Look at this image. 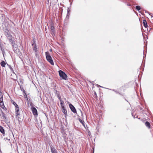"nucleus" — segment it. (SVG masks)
I'll return each mask as SVG.
<instances>
[{"instance_id":"1","label":"nucleus","mask_w":153,"mask_h":153,"mask_svg":"<svg viewBox=\"0 0 153 153\" xmlns=\"http://www.w3.org/2000/svg\"><path fill=\"white\" fill-rule=\"evenodd\" d=\"M45 55L47 61L50 63L52 65H54V64L53 61L52 59L51 56L49 54V53L48 51L45 52Z\"/></svg>"},{"instance_id":"2","label":"nucleus","mask_w":153,"mask_h":153,"mask_svg":"<svg viewBox=\"0 0 153 153\" xmlns=\"http://www.w3.org/2000/svg\"><path fill=\"white\" fill-rule=\"evenodd\" d=\"M59 72L60 77L63 79L66 80L67 78V76L65 73L62 70L59 71Z\"/></svg>"},{"instance_id":"3","label":"nucleus","mask_w":153,"mask_h":153,"mask_svg":"<svg viewBox=\"0 0 153 153\" xmlns=\"http://www.w3.org/2000/svg\"><path fill=\"white\" fill-rule=\"evenodd\" d=\"M22 113H23V112L22 111L21 113L20 112H17L16 113V115L17 116H19L18 118V121L19 122L23 120L24 117L22 116Z\"/></svg>"},{"instance_id":"4","label":"nucleus","mask_w":153,"mask_h":153,"mask_svg":"<svg viewBox=\"0 0 153 153\" xmlns=\"http://www.w3.org/2000/svg\"><path fill=\"white\" fill-rule=\"evenodd\" d=\"M69 106L71 111L73 112L74 113L76 114V110L74 106L71 103H70L69 104Z\"/></svg>"},{"instance_id":"5","label":"nucleus","mask_w":153,"mask_h":153,"mask_svg":"<svg viewBox=\"0 0 153 153\" xmlns=\"http://www.w3.org/2000/svg\"><path fill=\"white\" fill-rule=\"evenodd\" d=\"M31 109L33 114L34 115H37L38 113L36 109L33 106L31 107Z\"/></svg>"},{"instance_id":"6","label":"nucleus","mask_w":153,"mask_h":153,"mask_svg":"<svg viewBox=\"0 0 153 153\" xmlns=\"http://www.w3.org/2000/svg\"><path fill=\"white\" fill-rule=\"evenodd\" d=\"M50 147L52 153H58L57 152L55 148L53 147L52 145L50 146Z\"/></svg>"},{"instance_id":"7","label":"nucleus","mask_w":153,"mask_h":153,"mask_svg":"<svg viewBox=\"0 0 153 153\" xmlns=\"http://www.w3.org/2000/svg\"><path fill=\"white\" fill-rule=\"evenodd\" d=\"M62 111L63 113H64V114L65 116V117H66V116L67 115V111L64 106H62Z\"/></svg>"},{"instance_id":"8","label":"nucleus","mask_w":153,"mask_h":153,"mask_svg":"<svg viewBox=\"0 0 153 153\" xmlns=\"http://www.w3.org/2000/svg\"><path fill=\"white\" fill-rule=\"evenodd\" d=\"M0 105L1 107L3 109H6V108L4 104L3 100H2L1 98L0 100Z\"/></svg>"},{"instance_id":"9","label":"nucleus","mask_w":153,"mask_h":153,"mask_svg":"<svg viewBox=\"0 0 153 153\" xmlns=\"http://www.w3.org/2000/svg\"><path fill=\"white\" fill-rule=\"evenodd\" d=\"M13 50L14 52L15 53L16 52H17V50L18 49V46L16 44H15L14 45H12Z\"/></svg>"},{"instance_id":"10","label":"nucleus","mask_w":153,"mask_h":153,"mask_svg":"<svg viewBox=\"0 0 153 153\" xmlns=\"http://www.w3.org/2000/svg\"><path fill=\"white\" fill-rule=\"evenodd\" d=\"M135 8L137 10L139 11V13H141L142 14H143L142 12L141 11H140V10L141 9V8L140 6L138 5L136 6L135 7Z\"/></svg>"},{"instance_id":"11","label":"nucleus","mask_w":153,"mask_h":153,"mask_svg":"<svg viewBox=\"0 0 153 153\" xmlns=\"http://www.w3.org/2000/svg\"><path fill=\"white\" fill-rule=\"evenodd\" d=\"M143 25L145 28H147L148 27V25L145 19L143 20Z\"/></svg>"},{"instance_id":"12","label":"nucleus","mask_w":153,"mask_h":153,"mask_svg":"<svg viewBox=\"0 0 153 153\" xmlns=\"http://www.w3.org/2000/svg\"><path fill=\"white\" fill-rule=\"evenodd\" d=\"M8 39L9 40V41L11 42V44L12 45L15 44L14 40H13L12 38H8Z\"/></svg>"},{"instance_id":"13","label":"nucleus","mask_w":153,"mask_h":153,"mask_svg":"<svg viewBox=\"0 0 153 153\" xmlns=\"http://www.w3.org/2000/svg\"><path fill=\"white\" fill-rule=\"evenodd\" d=\"M0 131L3 134H5V131L3 128L1 126H0Z\"/></svg>"},{"instance_id":"14","label":"nucleus","mask_w":153,"mask_h":153,"mask_svg":"<svg viewBox=\"0 0 153 153\" xmlns=\"http://www.w3.org/2000/svg\"><path fill=\"white\" fill-rule=\"evenodd\" d=\"M145 125L148 128H150L151 125L149 122L146 121L145 123Z\"/></svg>"},{"instance_id":"15","label":"nucleus","mask_w":153,"mask_h":153,"mask_svg":"<svg viewBox=\"0 0 153 153\" xmlns=\"http://www.w3.org/2000/svg\"><path fill=\"white\" fill-rule=\"evenodd\" d=\"M78 120L79 122L82 124V125L83 126H84L85 128V122L84 121L82 120L80 118H79Z\"/></svg>"},{"instance_id":"16","label":"nucleus","mask_w":153,"mask_h":153,"mask_svg":"<svg viewBox=\"0 0 153 153\" xmlns=\"http://www.w3.org/2000/svg\"><path fill=\"white\" fill-rule=\"evenodd\" d=\"M1 66L2 67H5L6 65V63L4 61H2L0 63Z\"/></svg>"},{"instance_id":"17","label":"nucleus","mask_w":153,"mask_h":153,"mask_svg":"<svg viewBox=\"0 0 153 153\" xmlns=\"http://www.w3.org/2000/svg\"><path fill=\"white\" fill-rule=\"evenodd\" d=\"M5 35L7 37H8V38H12V35L9 32L5 34Z\"/></svg>"},{"instance_id":"18","label":"nucleus","mask_w":153,"mask_h":153,"mask_svg":"<svg viewBox=\"0 0 153 153\" xmlns=\"http://www.w3.org/2000/svg\"><path fill=\"white\" fill-rule=\"evenodd\" d=\"M70 10L69 8H68L67 10V13L66 16V18H68L69 16L70 13Z\"/></svg>"},{"instance_id":"19","label":"nucleus","mask_w":153,"mask_h":153,"mask_svg":"<svg viewBox=\"0 0 153 153\" xmlns=\"http://www.w3.org/2000/svg\"><path fill=\"white\" fill-rule=\"evenodd\" d=\"M4 30V32L5 34L9 32V31L7 27H5Z\"/></svg>"},{"instance_id":"20","label":"nucleus","mask_w":153,"mask_h":153,"mask_svg":"<svg viewBox=\"0 0 153 153\" xmlns=\"http://www.w3.org/2000/svg\"><path fill=\"white\" fill-rule=\"evenodd\" d=\"M55 94L57 96V97H59V96H60V94L59 93V92L57 90H56L55 91Z\"/></svg>"},{"instance_id":"21","label":"nucleus","mask_w":153,"mask_h":153,"mask_svg":"<svg viewBox=\"0 0 153 153\" xmlns=\"http://www.w3.org/2000/svg\"><path fill=\"white\" fill-rule=\"evenodd\" d=\"M2 116L3 119L4 120H6V115L3 112H2Z\"/></svg>"},{"instance_id":"22","label":"nucleus","mask_w":153,"mask_h":153,"mask_svg":"<svg viewBox=\"0 0 153 153\" xmlns=\"http://www.w3.org/2000/svg\"><path fill=\"white\" fill-rule=\"evenodd\" d=\"M33 51H35V52H37V48L36 44H35V46H34L33 47Z\"/></svg>"},{"instance_id":"23","label":"nucleus","mask_w":153,"mask_h":153,"mask_svg":"<svg viewBox=\"0 0 153 153\" xmlns=\"http://www.w3.org/2000/svg\"><path fill=\"white\" fill-rule=\"evenodd\" d=\"M15 107L16 111V112H19V107L17 104L15 106Z\"/></svg>"},{"instance_id":"24","label":"nucleus","mask_w":153,"mask_h":153,"mask_svg":"<svg viewBox=\"0 0 153 153\" xmlns=\"http://www.w3.org/2000/svg\"><path fill=\"white\" fill-rule=\"evenodd\" d=\"M20 87L21 90L22 91L23 93H24L25 94V95H26V97L27 98V96L26 95V94L25 93V90H24V89L22 87V88L21 86Z\"/></svg>"},{"instance_id":"25","label":"nucleus","mask_w":153,"mask_h":153,"mask_svg":"<svg viewBox=\"0 0 153 153\" xmlns=\"http://www.w3.org/2000/svg\"><path fill=\"white\" fill-rule=\"evenodd\" d=\"M9 68L11 72H12L13 74H15L16 75V74L14 71H13V68L10 66V65H9Z\"/></svg>"},{"instance_id":"26","label":"nucleus","mask_w":153,"mask_h":153,"mask_svg":"<svg viewBox=\"0 0 153 153\" xmlns=\"http://www.w3.org/2000/svg\"><path fill=\"white\" fill-rule=\"evenodd\" d=\"M62 137H63V138H66L67 137V134L65 132H64L62 133Z\"/></svg>"},{"instance_id":"27","label":"nucleus","mask_w":153,"mask_h":153,"mask_svg":"<svg viewBox=\"0 0 153 153\" xmlns=\"http://www.w3.org/2000/svg\"><path fill=\"white\" fill-rule=\"evenodd\" d=\"M60 104L61 105V107L62 108V106H64L63 105L64 104V103L63 101H62V100H60Z\"/></svg>"},{"instance_id":"28","label":"nucleus","mask_w":153,"mask_h":153,"mask_svg":"<svg viewBox=\"0 0 153 153\" xmlns=\"http://www.w3.org/2000/svg\"><path fill=\"white\" fill-rule=\"evenodd\" d=\"M1 51L2 52V53L3 54V56H4V54L5 53V52L4 51V48H1Z\"/></svg>"},{"instance_id":"29","label":"nucleus","mask_w":153,"mask_h":153,"mask_svg":"<svg viewBox=\"0 0 153 153\" xmlns=\"http://www.w3.org/2000/svg\"><path fill=\"white\" fill-rule=\"evenodd\" d=\"M51 29L52 32H54V27L53 26H51Z\"/></svg>"},{"instance_id":"30","label":"nucleus","mask_w":153,"mask_h":153,"mask_svg":"<svg viewBox=\"0 0 153 153\" xmlns=\"http://www.w3.org/2000/svg\"><path fill=\"white\" fill-rule=\"evenodd\" d=\"M35 44H36V41L34 40H33V43L32 44V45L33 46V45L35 46Z\"/></svg>"},{"instance_id":"31","label":"nucleus","mask_w":153,"mask_h":153,"mask_svg":"<svg viewBox=\"0 0 153 153\" xmlns=\"http://www.w3.org/2000/svg\"><path fill=\"white\" fill-rule=\"evenodd\" d=\"M115 93L117 94H119L120 95H122V94H121V93H120V92H119L118 91H117V90H115Z\"/></svg>"},{"instance_id":"32","label":"nucleus","mask_w":153,"mask_h":153,"mask_svg":"<svg viewBox=\"0 0 153 153\" xmlns=\"http://www.w3.org/2000/svg\"><path fill=\"white\" fill-rule=\"evenodd\" d=\"M1 99L2 100H3L2 94H0V100L1 99Z\"/></svg>"},{"instance_id":"33","label":"nucleus","mask_w":153,"mask_h":153,"mask_svg":"<svg viewBox=\"0 0 153 153\" xmlns=\"http://www.w3.org/2000/svg\"><path fill=\"white\" fill-rule=\"evenodd\" d=\"M64 141L66 142H67V140H68V137H66L65 138H64Z\"/></svg>"},{"instance_id":"34","label":"nucleus","mask_w":153,"mask_h":153,"mask_svg":"<svg viewBox=\"0 0 153 153\" xmlns=\"http://www.w3.org/2000/svg\"><path fill=\"white\" fill-rule=\"evenodd\" d=\"M109 89L111 90L112 91H114V92H115L116 90L114 89Z\"/></svg>"},{"instance_id":"35","label":"nucleus","mask_w":153,"mask_h":153,"mask_svg":"<svg viewBox=\"0 0 153 153\" xmlns=\"http://www.w3.org/2000/svg\"><path fill=\"white\" fill-rule=\"evenodd\" d=\"M4 140H10V139H8L7 137L5 138L4 139Z\"/></svg>"},{"instance_id":"36","label":"nucleus","mask_w":153,"mask_h":153,"mask_svg":"<svg viewBox=\"0 0 153 153\" xmlns=\"http://www.w3.org/2000/svg\"><path fill=\"white\" fill-rule=\"evenodd\" d=\"M13 104L15 105V106L17 105V104L14 102H13Z\"/></svg>"},{"instance_id":"37","label":"nucleus","mask_w":153,"mask_h":153,"mask_svg":"<svg viewBox=\"0 0 153 153\" xmlns=\"http://www.w3.org/2000/svg\"><path fill=\"white\" fill-rule=\"evenodd\" d=\"M137 117H138V116H137V115L136 116V117L135 115L134 116H133V117L134 118H137Z\"/></svg>"},{"instance_id":"38","label":"nucleus","mask_w":153,"mask_h":153,"mask_svg":"<svg viewBox=\"0 0 153 153\" xmlns=\"http://www.w3.org/2000/svg\"><path fill=\"white\" fill-rule=\"evenodd\" d=\"M59 99V100H61V96H59V97H57Z\"/></svg>"},{"instance_id":"39","label":"nucleus","mask_w":153,"mask_h":153,"mask_svg":"<svg viewBox=\"0 0 153 153\" xmlns=\"http://www.w3.org/2000/svg\"><path fill=\"white\" fill-rule=\"evenodd\" d=\"M80 111L81 113V116H82V117L83 116V114H82V111Z\"/></svg>"},{"instance_id":"40","label":"nucleus","mask_w":153,"mask_h":153,"mask_svg":"<svg viewBox=\"0 0 153 153\" xmlns=\"http://www.w3.org/2000/svg\"><path fill=\"white\" fill-rule=\"evenodd\" d=\"M97 86H98V87H102V88H103L102 87V86H100V85H98V84H97Z\"/></svg>"},{"instance_id":"41","label":"nucleus","mask_w":153,"mask_h":153,"mask_svg":"<svg viewBox=\"0 0 153 153\" xmlns=\"http://www.w3.org/2000/svg\"><path fill=\"white\" fill-rule=\"evenodd\" d=\"M93 153H94V147L93 148Z\"/></svg>"},{"instance_id":"42","label":"nucleus","mask_w":153,"mask_h":153,"mask_svg":"<svg viewBox=\"0 0 153 153\" xmlns=\"http://www.w3.org/2000/svg\"><path fill=\"white\" fill-rule=\"evenodd\" d=\"M127 5L128 6H131V4H127Z\"/></svg>"},{"instance_id":"43","label":"nucleus","mask_w":153,"mask_h":153,"mask_svg":"<svg viewBox=\"0 0 153 153\" xmlns=\"http://www.w3.org/2000/svg\"><path fill=\"white\" fill-rule=\"evenodd\" d=\"M140 109L141 110H142L143 111V108H140Z\"/></svg>"},{"instance_id":"44","label":"nucleus","mask_w":153,"mask_h":153,"mask_svg":"<svg viewBox=\"0 0 153 153\" xmlns=\"http://www.w3.org/2000/svg\"><path fill=\"white\" fill-rule=\"evenodd\" d=\"M0 94H2L1 91H0Z\"/></svg>"},{"instance_id":"45","label":"nucleus","mask_w":153,"mask_h":153,"mask_svg":"<svg viewBox=\"0 0 153 153\" xmlns=\"http://www.w3.org/2000/svg\"><path fill=\"white\" fill-rule=\"evenodd\" d=\"M131 115H132V116H133H133H134V115H133V113H132V114H131Z\"/></svg>"},{"instance_id":"46","label":"nucleus","mask_w":153,"mask_h":153,"mask_svg":"<svg viewBox=\"0 0 153 153\" xmlns=\"http://www.w3.org/2000/svg\"><path fill=\"white\" fill-rule=\"evenodd\" d=\"M145 13H146V12H147V11L146 10H145Z\"/></svg>"},{"instance_id":"47","label":"nucleus","mask_w":153,"mask_h":153,"mask_svg":"<svg viewBox=\"0 0 153 153\" xmlns=\"http://www.w3.org/2000/svg\"><path fill=\"white\" fill-rule=\"evenodd\" d=\"M1 44V39H0V45Z\"/></svg>"},{"instance_id":"48","label":"nucleus","mask_w":153,"mask_h":153,"mask_svg":"<svg viewBox=\"0 0 153 153\" xmlns=\"http://www.w3.org/2000/svg\"><path fill=\"white\" fill-rule=\"evenodd\" d=\"M125 100L126 101L128 102V101L126 99H125Z\"/></svg>"},{"instance_id":"49","label":"nucleus","mask_w":153,"mask_h":153,"mask_svg":"<svg viewBox=\"0 0 153 153\" xmlns=\"http://www.w3.org/2000/svg\"><path fill=\"white\" fill-rule=\"evenodd\" d=\"M144 56H143V59H144Z\"/></svg>"},{"instance_id":"50","label":"nucleus","mask_w":153,"mask_h":153,"mask_svg":"<svg viewBox=\"0 0 153 153\" xmlns=\"http://www.w3.org/2000/svg\"><path fill=\"white\" fill-rule=\"evenodd\" d=\"M152 17L153 18V16H152Z\"/></svg>"}]
</instances>
